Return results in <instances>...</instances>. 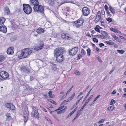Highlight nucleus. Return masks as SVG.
Masks as SVG:
<instances>
[{"instance_id":"f257e3e1","label":"nucleus","mask_w":126,"mask_h":126,"mask_svg":"<svg viewBox=\"0 0 126 126\" xmlns=\"http://www.w3.org/2000/svg\"><path fill=\"white\" fill-rule=\"evenodd\" d=\"M32 52V50L30 49L26 48L23 49L21 54L18 55V58L20 59L26 58Z\"/></svg>"},{"instance_id":"f03ea898","label":"nucleus","mask_w":126,"mask_h":126,"mask_svg":"<svg viewBox=\"0 0 126 126\" xmlns=\"http://www.w3.org/2000/svg\"><path fill=\"white\" fill-rule=\"evenodd\" d=\"M23 11L24 12L27 14H29L32 11V8L30 5L28 4H23Z\"/></svg>"},{"instance_id":"7ed1b4c3","label":"nucleus","mask_w":126,"mask_h":126,"mask_svg":"<svg viewBox=\"0 0 126 126\" xmlns=\"http://www.w3.org/2000/svg\"><path fill=\"white\" fill-rule=\"evenodd\" d=\"M34 11L38 13H43L44 11V7L41 5L38 4L37 5H35L33 7Z\"/></svg>"},{"instance_id":"20e7f679","label":"nucleus","mask_w":126,"mask_h":126,"mask_svg":"<svg viewBox=\"0 0 126 126\" xmlns=\"http://www.w3.org/2000/svg\"><path fill=\"white\" fill-rule=\"evenodd\" d=\"M9 76V74L5 71H1L0 72V81L6 80Z\"/></svg>"},{"instance_id":"39448f33","label":"nucleus","mask_w":126,"mask_h":126,"mask_svg":"<svg viewBox=\"0 0 126 126\" xmlns=\"http://www.w3.org/2000/svg\"><path fill=\"white\" fill-rule=\"evenodd\" d=\"M65 51L64 48L63 47H60L59 48H57L54 50L55 53L54 56H56L58 55L63 54Z\"/></svg>"},{"instance_id":"423d86ee","label":"nucleus","mask_w":126,"mask_h":126,"mask_svg":"<svg viewBox=\"0 0 126 126\" xmlns=\"http://www.w3.org/2000/svg\"><path fill=\"white\" fill-rule=\"evenodd\" d=\"M79 48L76 47L72 48L69 51V54L72 56L75 55L78 51Z\"/></svg>"},{"instance_id":"0eeeda50","label":"nucleus","mask_w":126,"mask_h":126,"mask_svg":"<svg viewBox=\"0 0 126 126\" xmlns=\"http://www.w3.org/2000/svg\"><path fill=\"white\" fill-rule=\"evenodd\" d=\"M44 43L43 41H40L38 43V47H35L34 48V50L36 51L41 50L44 48Z\"/></svg>"},{"instance_id":"6e6552de","label":"nucleus","mask_w":126,"mask_h":126,"mask_svg":"<svg viewBox=\"0 0 126 126\" xmlns=\"http://www.w3.org/2000/svg\"><path fill=\"white\" fill-rule=\"evenodd\" d=\"M82 12L84 16H87L90 14V11L88 7H84L82 8Z\"/></svg>"},{"instance_id":"1a4fd4ad","label":"nucleus","mask_w":126,"mask_h":126,"mask_svg":"<svg viewBox=\"0 0 126 126\" xmlns=\"http://www.w3.org/2000/svg\"><path fill=\"white\" fill-rule=\"evenodd\" d=\"M56 61L58 62L61 63L64 60V58L63 55L62 54L58 55L56 56Z\"/></svg>"},{"instance_id":"9d476101","label":"nucleus","mask_w":126,"mask_h":126,"mask_svg":"<svg viewBox=\"0 0 126 126\" xmlns=\"http://www.w3.org/2000/svg\"><path fill=\"white\" fill-rule=\"evenodd\" d=\"M26 88L25 89L24 91L23 92V94H24V92H26V94H29V93L31 91H32L33 90V89L31 87H30L29 85L27 84H26Z\"/></svg>"},{"instance_id":"9b49d317","label":"nucleus","mask_w":126,"mask_h":126,"mask_svg":"<svg viewBox=\"0 0 126 126\" xmlns=\"http://www.w3.org/2000/svg\"><path fill=\"white\" fill-rule=\"evenodd\" d=\"M67 33H63L61 34V36L62 38L66 40H70L72 38Z\"/></svg>"},{"instance_id":"f8f14e48","label":"nucleus","mask_w":126,"mask_h":126,"mask_svg":"<svg viewBox=\"0 0 126 126\" xmlns=\"http://www.w3.org/2000/svg\"><path fill=\"white\" fill-rule=\"evenodd\" d=\"M101 12L100 11H98L97 13L95 19L94 21L96 23L98 22L101 18Z\"/></svg>"},{"instance_id":"ddd939ff","label":"nucleus","mask_w":126,"mask_h":126,"mask_svg":"<svg viewBox=\"0 0 126 126\" xmlns=\"http://www.w3.org/2000/svg\"><path fill=\"white\" fill-rule=\"evenodd\" d=\"M14 47H13L8 48L7 50V53L8 54L12 55L13 54Z\"/></svg>"},{"instance_id":"4468645a","label":"nucleus","mask_w":126,"mask_h":126,"mask_svg":"<svg viewBox=\"0 0 126 126\" xmlns=\"http://www.w3.org/2000/svg\"><path fill=\"white\" fill-rule=\"evenodd\" d=\"M30 0V4L31 5L34 6L35 5H37L39 4L38 0Z\"/></svg>"},{"instance_id":"2eb2a0df","label":"nucleus","mask_w":126,"mask_h":126,"mask_svg":"<svg viewBox=\"0 0 126 126\" xmlns=\"http://www.w3.org/2000/svg\"><path fill=\"white\" fill-rule=\"evenodd\" d=\"M21 71L23 73H28L30 72V70L27 68L26 67H23L21 68Z\"/></svg>"},{"instance_id":"dca6fc26","label":"nucleus","mask_w":126,"mask_h":126,"mask_svg":"<svg viewBox=\"0 0 126 126\" xmlns=\"http://www.w3.org/2000/svg\"><path fill=\"white\" fill-rule=\"evenodd\" d=\"M0 31L6 33L7 31L6 27L4 25L0 26Z\"/></svg>"},{"instance_id":"f3484780","label":"nucleus","mask_w":126,"mask_h":126,"mask_svg":"<svg viewBox=\"0 0 126 126\" xmlns=\"http://www.w3.org/2000/svg\"><path fill=\"white\" fill-rule=\"evenodd\" d=\"M84 20L82 18H80L78 20V24L81 26L83 25V23L84 22Z\"/></svg>"},{"instance_id":"a211bd4d","label":"nucleus","mask_w":126,"mask_h":126,"mask_svg":"<svg viewBox=\"0 0 126 126\" xmlns=\"http://www.w3.org/2000/svg\"><path fill=\"white\" fill-rule=\"evenodd\" d=\"M6 20L5 18L2 17L0 18V26L4 25V23Z\"/></svg>"},{"instance_id":"6ab92c4d","label":"nucleus","mask_w":126,"mask_h":126,"mask_svg":"<svg viewBox=\"0 0 126 126\" xmlns=\"http://www.w3.org/2000/svg\"><path fill=\"white\" fill-rule=\"evenodd\" d=\"M44 31V29L42 28H38L36 30L38 34L43 33Z\"/></svg>"},{"instance_id":"aec40b11","label":"nucleus","mask_w":126,"mask_h":126,"mask_svg":"<svg viewBox=\"0 0 126 126\" xmlns=\"http://www.w3.org/2000/svg\"><path fill=\"white\" fill-rule=\"evenodd\" d=\"M56 1L55 0H49L48 1L49 2V5L51 6H52L53 5Z\"/></svg>"},{"instance_id":"412c9836","label":"nucleus","mask_w":126,"mask_h":126,"mask_svg":"<svg viewBox=\"0 0 126 126\" xmlns=\"http://www.w3.org/2000/svg\"><path fill=\"white\" fill-rule=\"evenodd\" d=\"M34 116L37 118H39V115L38 111L36 110V111H34Z\"/></svg>"},{"instance_id":"4be33fe9","label":"nucleus","mask_w":126,"mask_h":126,"mask_svg":"<svg viewBox=\"0 0 126 126\" xmlns=\"http://www.w3.org/2000/svg\"><path fill=\"white\" fill-rule=\"evenodd\" d=\"M101 33L103 36H104L105 37H108V35L107 32L104 31H101Z\"/></svg>"},{"instance_id":"5701e85b","label":"nucleus","mask_w":126,"mask_h":126,"mask_svg":"<svg viewBox=\"0 0 126 126\" xmlns=\"http://www.w3.org/2000/svg\"><path fill=\"white\" fill-rule=\"evenodd\" d=\"M93 97V95H91L89 97L88 99L85 102V103L83 105L85 107L86 106V105L87 104L90 100L92 99V97Z\"/></svg>"},{"instance_id":"b1692460","label":"nucleus","mask_w":126,"mask_h":126,"mask_svg":"<svg viewBox=\"0 0 126 126\" xmlns=\"http://www.w3.org/2000/svg\"><path fill=\"white\" fill-rule=\"evenodd\" d=\"M5 12L6 14L7 15L9 14L10 13V11L8 8L6 7L5 8Z\"/></svg>"},{"instance_id":"393cba45","label":"nucleus","mask_w":126,"mask_h":126,"mask_svg":"<svg viewBox=\"0 0 126 126\" xmlns=\"http://www.w3.org/2000/svg\"><path fill=\"white\" fill-rule=\"evenodd\" d=\"M109 10L113 14H114L115 13V11L114 9L112 8L111 6L109 7Z\"/></svg>"},{"instance_id":"a878e982","label":"nucleus","mask_w":126,"mask_h":126,"mask_svg":"<svg viewBox=\"0 0 126 126\" xmlns=\"http://www.w3.org/2000/svg\"><path fill=\"white\" fill-rule=\"evenodd\" d=\"M52 91H49L48 93V96L52 98L54 96V95L53 94H52Z\"/></svg>"},{"instance_id":"bb28decb","label":"nucleus","mask_w":126,"mask_h":126,"mask_svg":"<svg viewBox=\"0 0 126 126\" xmlns=\"http://www.w3.org/2000/svg\"><path fill=\"white\" fill-rule=\"evenodd\" d=\"M5 59V57L2 55H0V63L3 61Z\"/></svg>"},{"instance_id":"cd10ccee","label":"nucleus","mask_w":126,"mask_h":126,"mask_svg":"<svg viewBox=\"0 0 126 126\" xmlns=\"http://www.w3.org/2000/svg\"><path fill=\"white\" fill-rule=\"evenodd\" d=\"M104 19H101V25L103 26H105V21Z\"/></svg>"},{"instance_id":"c85d7f7f","label":"nucleus","mask_w":126,"mask_h":126,"mask_svg":"<svg viewBox=\"0 0 126 126\" xmlns=\"http://www.w3.org/2000/svg\"><path fill=\"white\" fill-rule=\"evenodd\" d=\"M88 56H90L91 54V50L90 48H88L87 50Z\"/></svg>"},{"instance_id":"c756f323","label":"nucleus","mask_w":126,"mask_h":126,"mask_svg":"<svg viewBox=\"0 0 126 126\" xmlns=\"http://www.w3.org/2000/svg\"><path fill=\"white\" fill-rule=\"evenodd\" d=\"M95 57L96 58V59H97V60H98V61L100 62H102V61L101 60V58L98 55H96L95 56Z\"/></svg>"},{"instance_id":"7c9ffc66","label":"nucleus","mask_w":126,"mask_h":126,"mask_svg":"<svg viewBox=\"0 0 126 126\" xmlns=\"http://www.w3.org/2000/svg\"><path fill=\"white\" fill-rule=\"evenodd\" d=\"M110 30L112 31H113L115 32L116 33H118V31L117 30H116L115 29H114L113 28H110Z\"/></svg>"},{"instance_id":"2f4dec72","label":"nucleus","mask_w":126,"mask_h":126,"mask_svg":"<svg viewBox=\"0 0 126 126\" xmlns=\"http://www.w3.org/2000/svg\"><path fill=\"white\" fill-rule=\"evenodd\" d=\"M113 107L112 106H111L108 108L107 109V110H108L112 111L113 110Z\"/></svg>"},{"instance_id":"473e14b6","label":"nucleus","mask_w":126,"mask_h":126,"mask_svg":"<svg viewBox=\"0 0 126 126\" xmlns=\"http://www.w3.org/2000/svg\"><path fill=\"white\" fill-rule=\"evenodd\" d=\"M5 116L7 117V118H8L9 119H11V117L10 116V113H7L5 115Z\"/></svg>"},{"instance_id":"72a5a7b5","label":"nucleus","mask_w":126,"mask_h":126,"mask_svg":"<svg viewBox=\"0 0 126 126\" xmlns=\"http://www.w3.org/2000/svg\"><path fill=\"white\" fill-rule=\"evenodd\" d=\"M106 19L108 22L109 23H110L112 21V19L111 18H106Z\"/></svg>"},{"instance_id":"f704fd0d","label":"nucleus","mask_w":126,"mask_h":126,"mask_svg":"<svg viewBox=\"0 0 126 126\" xmlns=\"http://www.w3.org/2000/svg\"><path fill=\"white\" fill-rule=\"evenodd\" d=\"M125 52V51L123 50H119V53L120 54H123Z\"/></svg>"},{"instance_id":"c9c22d12","label":"nucleus","mask_w":126,"mask_h":126,"mask_svg":"<svg viewBox=\"0 0 126 126\" xmlns=\"http://www.w3.org/2000/svg\"><path fill=\"white\" fill-rule=\"evenodd\" d=\"M32 108L34 110V111H36V110H37V111H38V109L35 107L32 106Z\"/></svg>"},{"instance_id":"e433bc0d","label":"nucleus","mask_w":126,"mask_h":126,"mask_svg":"<svg viewBox=\"0 0 126 126\" xmlns=\"http://www.w3.org/2000/svg\"><path fill=\"white\" fill-rule=\"evenodd\" d=\"M40 106L42 110L45 112H47V110L46 109L44 108L43 106L40 105Z\"/></svg>"},{"instance_id":"4c0bfd02","label":"nucleus","mask_w":126,"mask_h":126,"mask_svg":"<svg viewBox=\"0 0 126 126\" xmlns=\"http://www.w3.org/2000/svg\"><path fill=\"white\" fill-rule=\"evenodd\" d=\"M78 20H77L73 22V23L74 25L75 26H76L78 24Z\"/></svg>"},{"instance_id":"58836bf2","label":"nucleus","mask_w":126,"mask_h":126,"mask_svg":"<svg viewBox=\"0 0 126 126\" xmlns=\"http://www.w3.org/2000/svg\"><path fill=\"white\" fill-rule=\"evenodd\" d=\"M11 103H8L6 104V107L9 108H10V106H11Z\"/></svg>"},{"instance_id":"ea45409f","label":"nucleus","mask_w":126,"mask_h":126,"mask_svg":"<svg viewBox=\"0 0 126 126\" xmlns=\"http://www.w3.org/2000/svg\"><path fill=\"white\" fill-rule=\"evenodd\" d=\"M11 109H12V110H14L15 109V107L14 105L11 104Z\"/></svg>"},{"instance_id":"a19ab883","label":"nucleus","mask_w":126,"mask_h":126,"mask_svg":"<svg viewBox=\"0 0 126 126\" xmlns=\"http://www.w3.org/2000/svg\"><path fill=\"white\" fill-rule=\"evenodd\" d=\"M81 53L82 55H84L86 54V52L83 49H82L81 50Z\"/></svg>"},{"instance_id":"79ce46f5","label":"nucleus","mask_w":126,"mask_h":126,"mask_svg":"<svg viewBox=\"0 0 126 126\" xmlns=\"http://www.w3.org/2000/svg\"><path fill=\"white\" fill-rule=\"evenodd\" d=\"M75 95V93H73L72 95L69 98V99L71 100L74 97Z\"/></svg>"},{"instance_id":"37998d69","label":"nucleus","mask_w":126,"mask_h":126,"mask_svg":"<svg viewBox=\"0 0 126 126\" xmlns=\"http://www.w3.org/2000/svg\"><path fill=\"white\" fill-rule=\"evenodd\" d=\"M73 113V112H71L70 114H69L66 117V118H68L69 117H70L71 115Z\"/></svg>"},{"instance_id":"c03bdc74","label":"nucleus","mask_w":126,"mask_h":126,"mask_svg":"<svg viewBox=\"0 0 126 126\" xmlns=\"http://www.w3.org/2000/svg\"><path fill=\"white\" fill-rule=\"evenodd\" d=\"M95 30L96 31L98 32H100V31L99 28L97 27H96L95 28Z\"/></svg>"},{"instance_id":"a18cd8bd","label":"nucleus","mask_w":126,"mask_h":126,"mask_svg":"<svg viewBox=\"0 0 126 126\" xmlns=\"http://www.w3.org/2000/svg\"><path fill=\"white\" fill-rule=\"evenodd\" d=\"M81 113V112H80L79 111H78L76 114V116L78 117L80 115Z\"/></svg>"},{"instance_id":"49530a36","label":"nucleus","mask_w":126,"mask_h":126,"mask_svg":"<svg viewBox=\"0 0 126 126\" xmlns=\"http://www.w3.org/2000/svg\"><path fill=\"white\" fill-rule=\"evenodd\" d=\"M27 120V117H26L25 116H24V120L25 123L26 122Z\"/></svg>"},{"instance_id":"de8ad7c7","label":"nucleus","mask_w":126,"mask_h":126,"mask_svg":"<svg viewBox=\"0 0 126 126\" xmlns=\"http://www.w3.org/2000/svg\"><path fill=\"white\" fill-rule=\"evenodd\" d=\"M93 41L97 43L98 42V39L95 38H93Z\"/></svg>"},{"instance_id":"09e8293b","label":"nucleus","mask_w":126,"mask_h":126,"mask_svg":"<svg viewBox=\"0 0 126 126\" xmlns=\"http://www.w3.org/2000/svg\"><path fill=\"white\" fill-rule=\"evenodd\" d=\"M108 16L109 17H111L112 16L111 14L110 13V12L107 11V12Z\"/></svg>"},{"instance_id":"8fccbe9b","label":"nucleus","mask_w":126,"mask_h":126,"mask_svg":"<svg viewBox=\"0 0 126 126\" xmlns=\"http://www.w3.org/2000/svg\"><path fill=\"white\" fill-rule=\"evenodd\" d=\"M105 119H102L100 120L98 122V123L100 124L103 122L105 121Z\"/></svg>"},{"instance_id":"3c124183","label":"nucleus","mask_w":126,"mask_h":126,"mask_svg":"<svg viewBox=\"0 0 126 126\" xmlns=\"http://www.w3.org/2000/svg\"><path fill=\"white\" fill-rule=\"evenodd\" d=\"M106 43L107 44L110 45H112V43L111 42L109 41H106Z\"/></svg>"},{"instance_id":"603ef678","label":"nucleus","mask_w":126,"mask_h":126,"mask_svg":"<svg viewBox=\"0 0 126 126\" xmlns=\"http://www.w3.org/2000/svg\"><path fill=\"white\" fill-rule=\"evenodd\" d=\"M105 9L107 11L108 10V8L107 5H105Z\"/></svg>"},{"instance_id":"864d4df0","label":"nucleus","mask_w":126,"mask_h":126,"mask_svg":"<svg viewBox=\"0 0 126 126\" xmlns=\"http://www.w3.org/2000/svg\"><path fill=\"white\" fill-rule=\"evenodd\" d=\"M78 59L77 60L80 59V58L82 57V55L81 54H79L78 55Z\"/></svg>"},{"instance_id":"5fc2aeb1","label":"nucleus","mask_w":126,"mask_h":126,"mask_svg":"<svg viewBox=\"0 0 126 126\" xmlns=\"http://www.w3.org/2000/svg\"><path fill=\"white\" fill-rule=\"evenodd\" d=\"M99 45L100 47H102L104 46V45L102 43H101L99 44Z\"/></svg>"},{"instance_id":"6e6d98bb","label":"nucleus","mask_w":126,"mask_h":126,"mask_svg":"<svg viewBox=\"0 0 126 126\" xmlns=\"http://www.w3.org/2000/svg\"><path fill=\"white\" fill-rule=\"evenodd\" d=\"M34 79L33 77L32 76H30V80L31 81H32Z\"/></svg>"},{"instance_id":"4d7b16f0","label":"nucleus","mask_w":126,"mask_h":126,"mask_svg":"<svg viewBox=\"0 0 126 126\" xmlns=\"http://www.w3.org/2000/svg\"><path fill=\"white\" fill-rule=\"evenodd\" d=\"M66 109H67V107H65L64 108V109H63V110H62V112L63 113L65 111Z\"/></svg>"},{"instance_id":"13d9d810","label":"nucleus","mask_w":126,"mask_h":126,"mask_svg":"<svg viewBox=\"0 0 126 126\" xmlns=\"http://www.w3.org/2000/svg\"><path fill=\"white\" fill-rule=\"evenodd\" d=\"M100 96V95H98L94 99V100L95 101H96L98 98Z\"/></svg>"},{"instance_id":"bf43d9fd","label":"nucleus","mask_w":126,"mask_h":126,"mask_svg":"<svg viewBox=\"0 0 126 126\" xmlns=\"http://www.w3.org/2000/svg\"><path fill=\"white\" fill-rule=\"evenodd\" d=\"M53 116L54 117V118H55V119L56 120H57L58 121H59V120H58V118H57V117L55 115H53Z\"/></svg>"},{"instance_id":"052dcab7","label":"nucleus","mask_w":126,"mask_h":126,"mask_svg":"<svg viewBox=\"0 0 126 126\" xmlns=\"http://www.w3.org/2000/svg\"><path fill=\"white\" fill-rule=\"evenodd\" d=\"M85 107L83 105L82 107L80 109V110H79V111L81 112V111L82 110L84 109Z\"/></svg>"},{"instance_id":"680f3d73","label":"nucleus","mask_w":126,"mask_h":126,"mask_svg":"<svg viewBox=\"0 0 126 126\" xmlns=\"http://www.w3.org/2000/svg\"><path fill=\"white\" fill-rule=\"evenodd\" d=\"M74 72L75 74L77 75H78L79 74V72L77 70L75 71Z\"/></svg>"},{"instance_id":"e2e57ef3","label":"nucleus","mask_w":126,"mask_h":126,"mask_svg":"<svg viewBox=\"0 0 126 126\" xmlns=\"http://www.w3.org/2000/svg\"><path fill=\"white\" fill-rule=\"evenodd\" d=\"M115 69V68H113L112 69V70H111V71H110V74H111L113 72V71Z\"/></svg>"},{"instance_id":"0e129e2a","label":"nucleus","mask_w":126,"mask_h":126,"mask_svg":"<svg viewBox=\"0 0 126 126\" xmlns=\"http://www.w3.org/2000/svg\"><path fill=\"white\" fill-rule=\"evenodd\" d=\"M97 36H98V37L99 38H101L102 37V36L101 35H94V36L95 37H97Z\"/></svg>"},{"instance_id":"69168bd1","label":"nucleus","mask_w":126,"mask_h":126,"mask_svg":"<svg viewBox=\"0 0 126 126\" xmlns=\"http://www.w3.org/2000/svg\"><path fill=\"white\" fill-rule=\"evenodd\" d=\"M119 36L120 37V38H121V39H124L125 40H126V39L125 38H124L123 37V36H120V35H119Z\"/></svg>"},{"instance_id":"338daca9","label":"nucleus","mask_w":126,"mask_h":126,"mask_svg":"<svg viewBox=\"0 0 126 126\" xmlns=\"http://www.w3.org/2000/svg\"><path fill=\"white\" fill-rule=\"evenodd\" d=\"M48 107L49 108H52L53 107V106L51 105H48Z\"/></svg>"},{"instance_id":"774afa93","label":"nucleus","mask_w":126,"mask_h":126,"mask_svg":"<svg viewBox=\"0 0 126 126\" xmlns=\"http://www.w3.org/2000/svg\"><path fill=\"white\" fill-rule=\"evenodd\" d=\"M116 92V90H114L111 93V94H115Z\"/></svg>"}]
</instances>
